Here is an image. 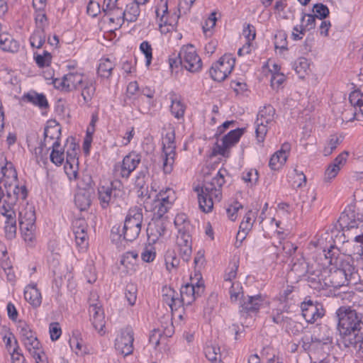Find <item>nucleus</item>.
Segmentation results:
<instances>
[{"label": "nucleus", "mask_w": 363, "mask_h": 363, "mask_svg": "<svg viewBox=\"0 0 363 363\" xmlns=\"http://www.w3.org/2000/svg\"><path fill=\"white\" fill-rule=\"evenodd\" d=\"M65 80H67V91H71L82 88L87 79L81 73L69 72L65 74Z\"/></svg>", "instance_id": "obj_23"}, {"label": "nucleus", "mask_w": 363, "mask_h": 363, "mask_svg": "<svg viewBox=\"0 0 363 363\" xmlns=\"http://www.w3.org/2000/svg\"><path fill=\"white\" fill-rule=\"evenodd\" d=\"M169 95L171 100L170 111L172 114L177 119L183 118L186 109L185 105L174 92H171Z\"/></svg>", "instance_id": "obj_25"}, {"label": "nucleus", "mask_w": 363, "mask_h": 363, "mask_svg": "<svg viewBox=\"0 0 363 363\" xmlns=\"http://www.w3.org/2000/svg\"><path fill=\"white\" fill-rule=\"evenodd\" d=\"M7 199L6 198L5 201ZM5 203L9 206V208H7L8 210L1 212L2 215L6 217L4 226L5 236L7 239L11 240L16 237L17 230L16 213L14 210V206H16L17 201H15V203L12 205H9L6 201H5Z\"/></svg>", "instance_id": "obj_17"}, {"label": "nucleus", "mask_w": 363, "mask_h": 363, "mask_svg": "<svg viewBox=\"0 0 363 363\" xmlns=\"http://www.w3.org/2000/svg\"><path fill=\"white\" fill-rule=\"evenodd\" d=\"M19 225L21 231H28L30 229H36L35 226V213L33 207H26L19 211Z\"/></svg>", "instance_id": "obj_20"}, {"label": "nucleus", "mask_w": 363, "mask_h": 363, "mask_svg": "<svg viewBox=\"0 0 363 363\" xmlns=\"http://www.w3.org/2000/svg\"><path fill=\"white\" fill-rule=\"evenodd\" d=\"M276 41L274 43L275 48L276 49H280L282 50H286L287 48V41H286V36L284 33L279 32L275 35Z\"/></svg>", "instance_id": "obj_61"}, {"label": "nucleus", "mask_w": 363, "mask_h": 363, "mask_svg": "<svg viewBox=\"0 0 363 363\" xmlns=\"http://www.w3.org/2000/svg\"><path fill=\"white\" fill-rule=\"evenodd\" d=\"M244 133V129L237 128L230 131L221 140L220 145H217L218 153L223 157H228L229 149L234 146Z\"/></svg>", "instance_id": "obj_15"}, {"label": "nucleus", "mask_w": 363, "mask_h": 363, "mask_svg": "<svg viewBox=\"0 0 363 363\" xmlns=\"http://www.w3.org/2000/svg\"><path fill=\"white\" fill-rule=\"evenodd\" d=\"M203 291L204 287L203 285L197 284L194 286V284H186L181 288V301L183 304L189 305L194 301L196 297L199 296Z\"/></svg>", "instance_id": "obj_18"}, {"label": "nucleus", "mask_w": 363, "mask_h": 363, "mask_svg": "<svg viewBox=\"0 0 363 363\" xmlns=\"http://www.w3.org/2000/svg\"><path fill=\"white\" fill-rule=\"evenodd\" d=\"M77 247L79 250H85L88 247V237L86 231L74 233Z\"/></svg>", "instance_id": "obj_48"}, {"label": "nucleus", "mask_w": 363, "mask_h": 363, "mask_svg": "<svg viewBox=\"0 0 363 363\" xmlns=\"http://www.w3.org/2000/svg\"><path fill=\"white\" fill-rule=\"evenodd\" d=\"M140 50L144 53L146 58V65L149 66L152 58V47L147 41H143L140 45Z\"/></svg>", "instance_id": "obj_60"}, {"label": "nucleus", "mask_w": 363, "mask_h": 363, "mask_svg": "<svg viewBox=\"0 0 363 363\" xmlns=\"http://www.w3.org/2000/svg\"><path fill=\"white\" fill-rule=\"evenodd\" d=\"M175 135L174 131H170L166 133L162 140L163 152L175 153Z\"/></svg>", "instance_id": "obj_36"}, {"label": "nucleus", "mask_w": 363, "mask_h": 363, "mask_svg": "<svg viewBox=\"0 0 363 363\" xmlns=\"http://www.w3.org/2000/svg\"><path fill=\"white\" fill-rule=\"evenodd\" d=\"M165 264L167 269L171 270L176 268L179 264V259L177 258L176 253L173 250H168L164 256Z\"/></svg>", "instance_id": "obj_44"}, {"label": "nucleus", "mask_w": 363, "mask_h": 363, "mask_svg": "<svg viewBox=\"0 0 363 363\" xmlns=\"http://www.w3.org/2000/svg\"><path fill=\"white\" fill-rule=\"evenodd\" d=\"M143 220V215L142 208L134 207L129 209L125 217L122 233L123 239L127 241L135 240L141 231L142 223Z\"/></svg>", "instance_id": "obj_5"}, {"label": "nucleus", "mask_w": 363, "mask_h": 363, "mask_svg": "<svg viewBox=\"0 0 363 363\" xmlns=\"http://www.w3.org/2000/svg\"><path fill=\"white\" fill-rule=\"evenodd\" d=\"M80 89H82L81 96L83 98L84 104H89L91 101L96 91L94 82L87 79Z\"/></svg>", "instance_id": "obj_35"}, {"label": "nucleus", "mask_w": 363, "mask_h": 363, "mask_svg": "<svg viewBox=\"0 0 363 363\" xmlns=\"http://www.w3.org/2000/svg\"><path fill=\"white\" fill-rule=\"evenodd\" d=\"M337 318H357V314L354 310L350 306H341L336 312Z\"/></svg>", "instance_id": "obj_58"}, {"label": "nucleus", "mask_w": 363, "mask_h": 363, "mask_svg": "<svg viewBox=\"0 0 363 363\" xmlns=\"http://www.w3.org/2000/svg\"><path fill=\"white\" fill-rule=\"evenodd\" d=\"M206 357L211 363H223L221 360L220 349L218 346L211 344L207 345L204 348Z\"/></svg>", "instance_id": "obj_30"}, {"label": "nucleus", "mask_w": 363, "mask_h": 363, "mask_svg": "<svg viewBox=\"0 0 363 363\" xmlns=\"http://www.w3.org/2000/svg\"><path fill=\"white\" fill-rule=\"evenodd\" d=\"M49 333L52 341L57 340L62 335V329L57 322L51 323L49 325Z\"/></svg>", "instance_id": "obj_57"}, {"label": "nucleus", "mask_w": 363, "mask_h": 363, "mask_svg": "<svg viewBox=\"0 0 363 363\" xmlns=\"http://www.w3.org/2000/svg\"><path fill=\"white\" fill-rule=\"evenodd\" d=\"M313 12L315 13L314 15L320 19L325 18L330 13L328 6L323 4H315L313 6Z\"/></svg>", "instance_id": "obj_55"}, {"label": "nucleus", "mask_w": 363, "mask_h": 363, "mask_svg": "<svg viewBox=\"0 0 363 363\" xmlns=\"http://www.w3.org/2000/svg\"><path fill=\"white\" fill-rule=\"evenodd\" d=\"M34 59L39 67H44L50 65L52 56L48 51H44L43 55L35 54Z\"/></svg>", "instance_id": "obj_51"}, {"label": "nucleus", "mask_w": 363, "mask_h": 363, "mask_svg": "<svg viewBox=\"0 0 363 363\" xmlns=\"http://www.w3.org/2000/svg\"><path fill=\"white\" fill-rule=\"evenodd\" d=\"M141 156L135 152H131L124 157L121 163L115 165V171L119 172L123 178H129L130 174L140 163Z\"/></svg>", "instance_id": "obj_12"}, {"label": "nucleus", "mask_w": 363, "mask_h": 363, "mask_svg": "<svg viewBox=\"0 0 363 363\" xmlns=\"http://www.w3.org/2000/svg\"><path fill=\"white\" fill-rule=\"evenodd\" d=\"M24 346L28 352L32 354H36V352H40L43 348L40 341L38 340L35 333L23 339Z\"/></svg>", "instance_id": "obj_31"}, {"label": "nucleus", "mask_w": 363, "mask_h": 363, "mask_svg": "<svg viewBox=\"0 0 363 363\" xmlns=\"http://www.w3.org/2000/svg\"><path fill=\"white\" fill-rule=\"evenodd\" d=\"M137 257L138 254L136 252H127L123 255L121 259V264L126 268H128L129 265L133 266V262H135Z\"/></svg>", "instance_id": "obj_59"}, {"label": "nucleus", "mask_w": 363, "mask_h": 363, "mask_svg": "<svg viewBox=\"0 0 363 363\" xmlns=\"http://www.w3.org/2000/svg\"><path fill=\"white\" fill-rule=\"evenodd\" d=\"M274 115L275 109L271 105L264 106V108L259 111L255 121V133L259 143L264 142L268 131V125L274 121Z\"/></svg>", "instance_id": "obj_7"}, {"label": "nucleus", "mask_w": 363, "mask_h": 363, "mask_svg": "<svg viewBox=\"0 0 363 363\" xmlns=\"http://www.w3.org/2000/svg\"><path fill=\"white\" fill-rule=\"evenodd\" d=\"M342 139L341 136H338L336 134L331 135L327 143L326 146L323 149V155L325 156L330 155L333 152L337 147V146L342 143Z\"/></svg>", "instance_id": "obj_38"}, {"label": "nucleus", "mask_w": 363, "mask_h": 363, "mask_svg": "<svg viewBox=\"0 0 363 363\" xmlns=\"http://www.w3.org/2000/svg\"><path fill=\"white\" fill-rule=\"evenodd\" d=\"M307 281L308 282V285L311 288L320 291L326 289V285L325 284V277L323 278V275L320 273V271H318L317 273L315 272L307 274Z\"/></svg>", "instance_id": "obj_27"}, {"label": "nucleus", "mask_w": 363, "mask_h": 363, "mask_svg": "<svg viewBox=\"0 0 363 363\" xmlns=\"http://www.w3.org/2000/svg\"><path fill=\"white\" fill-rule=\"evenodd\" d=\"M286 161V156L278 155L276 152L270 158L269 165L273 170L279 169Z\"/></svg>", "instance_id": "obj_47"}, {"label": "nucleus", "mask_w": 363, "mask_h": 363, "mask_svg": "<svg viewBox=\"0 0 363 363\" xmlns=\"http://www.w3.org/2000/svg\"><path fill=\"white\" fill-rule=\"evenodd\" d=\"M225 169H220L211 181H205L203 186L197 187L199 208L205 213L211 211L214 202H219L222 198V187L225 184Z\"/></svg>", "instance_id": "obj_2"}, {"label": "nucleus", "mask_w": 363, "mask_h": 363, "mask_svg": "<svg viewBox=\"0 0 363 363\" xmlns=\"http://www.w3.org/2000/svg\"><path fill=\"white\" fill-rule=\"evenodd\" d=\"M76 181L77 187L81 190H86L91 187L92 178L88 174H82Z\"/></svg>", "instance_id": "obj_52"}, {"label": "nucleus", "mask_w": 363, "mask_h": 363, "mask_svg": "<svg viewBox=\"0 0 363 363\" xmlns=\"http://www.w3.org/2000/svg\"><path fill=\"white\" fill-rule=\"evenodd\" d=\"M74 203L80 211H84L90 206L91 200L86 192H78L74 196Z\"/></svg>", "instance_id": "obj_39"}, {"label": "nucleus", "mask_w": 363, "mask_h": 363, "mask_svg": "<svg viewBox=\"0 0 363 363\" xmlns=\"http://www.w3.org/2000/svg\"><path fill=\"white\" fill-rule=\"evenodd\" d=\"M24 297L33 306H38L41 303V294L35 284H29L26 287Z\"/></svg>", "instance_id": "obj_26"}, {"label": "nucleus", "mask_w": 363, "mask_h": 363, "mask_svg": "<svg viewBox=\"0 0 363 363\" xmlns=\"http://www.w3.org/2000/svg\"><path fill=\"white\" fill-rule=\"evenodd\" d=\"M157 17H160L161 13V17L160 19V26L162 28L163 26H169L171 27V29H174V26L177 23V22L174 23H172V22L167 18V17L165 16V14L168 13V5H167V1L161 0L160 4L157 6L156 11H155Z\"/></svg>", "instance_id": "obj_29"}, {"label": "nucleus", "mask_w": 363, "mask_h": 363, "mask_svg": "<svg viewBox=\"0 0 363 363\" xmlns=\"http://www.w3.org/2000/svg\"><path fill=\"white\" fill-rule=\"evenodd\" d=\"M118 0H104L105 7L103 9V12L106 14L114 15L116 11H121L117 4Z\"/></svg>", "instance_id": "obj_56"}, {"label": "nucleus", "mask_w": 363, "mask_h": 363, "mask_svg": "<svg viewBox=\"0 0 363 363\" xmlns=\"http://www.w3.org/2000/svg\"><path fill=\"white\" fill-rule=\"evenodd\" d=\"M153 206L152 211L154 212V218L156 219H161L170 208L162 203L156 202V199L153 201Z\"/></svg>", "instance_id": "obj_49"}, {"label": "nucleus", "mask_w": 363, "mask_h": 363, "mask_svg": "<svg viewBox=\"0 0 363 363\" xmlns=\"http://www.w3.org/2000/svg\"><path fill=\"white\" fill-rule=\"evenodd\" d=\"M155 199H156V202L162 203L171 208L175 200V193L172 189L167 188L164 191H161L157 194Z\"/></svg>", "instance_id": "obj_32"}, {"label": "nucleus", "mask_w": 363, "mask_h": 363, "mask_svg": "<svg viewBox=\"0 0 363 363\" xmlns=\"http://www.w3.org/2000/svg\"><path fill=\"white\" fill-rule=\"evenodd\" d=\"M307 17V21L306 25L301 26L300 33L303 34L304 32L307 30H310L315 28V18H317L315 15L313 14H303L301 18V21L303 22L305 18Z\"/></svg>", "instance_id": "obj_54"}, {"label": "nucleus", "mask_w": 363, "mask_h": 363, "mask_svg": "<svg viewBox=\"0 0 363 363\" xmlns=\"http://www.w3.org/2000/svg\"><path fill=\"white\" fill-rule=\"evenodd\" d=\"M134 333L131 327L127 326L121 330L115 340V348L121 354L127 356L133 351Z\"/></svg>", "instance_id": "obj_11"}, {"label": "nucleus", "mask_w": 363, "mask_h": 363, "mask_svg": "<svg viewBox=\"0 0 363 363\" xmlns=\"http://www.w3.org/2000/svg\"><path fill=\"white\" fill-rule=\"evenodd\" d=\"M116 189L105 186H101L99 189V199L103 208H106L112 199L116 196Z\"/></svg>", "instance_id": "obj_33"}, {"label": "nucleus", "mask_w": 363, "mask_h": 363, "mask_svg": "<svg viewBox=\"0 0 363 363\" xmlns=\"http://www.w3.org/2000/svg\"><path fill=\"white\" fill-rule=\"evenodd\" d=\"M45 31L35 30L30 38V45L33 48H40L45 41Z\"/></svg>", "instance_id": "obj_45"}, {"label": "nucleus", "mask_w": 363, "mask_h": 363, "mask_svg": "<svg viewBox=\"0 0 363 363\" xmlns=\"http://www.w3.org/2000/svg\"><path fill=\"white\" fill-rule=\"evenodd\" d=\"M174 223L178 230L176 243L179 254L183 261L188 262L192 253L191 225L185 214H178Z\"/></svg>", "instance_id": "obj_4"}, {"label": "nucleus", "mask_w": 363, "mask_h": 363, "mask_svg": "<svg viewBox=\"0 0 363 363\" xmlns=\"http://www.w3.org/2000/svg\"><path fill=\"white\" fill-rule=\"evenodd\" d=\"M316 319H304V323L294 321L292 319L291 322L289 323V325L292 326L290 328L291 332L294 334L303 332L305 329L308 328V325H313Z\"/></svg>", "instance_id": "obj_41"}, {"label": "nucleus", "mask_w": 363, "mask_h": 363, "mask_svg": "<svg viewBox=\"0 0 363 363\" xmlns=\"http://www.w3.org/2000/svg\"><path fill=\"white\" fill-rule=\"evenodd\" d=\"M23 99L35 106H38L40 108H46L48 107L47 99L43 94H38L35 91H30L23 96Z\"/></svg>", "instance_id": "obj_28"}, {"label": "nucleus", "mask_w": 363, "mask_h": 363, "mask_svg": "<svg viewBox=\"0 0 363 363\" xmlns=\"http://www.w3.org/2000/svg\"><path fill=\"white\" fill-rule=\"evenodd\" d=\"M0 179L4 182V187L6 189V202L12 205L18 199L25 200L28 191L25 186L19 187L17 172L13 164L6 160L4 154L0 152Z\"/></svg>", "instance_id": "obj_1"}, {"label": "nucleus", "mask_w": 363, "mask_h": 363, "mask_svg": "<svg viewBox=\"0 0 363 363\" xmlns=\"http://www.w3.org/2000/svg\"><path fill=\"white\" fill-rule=\"evenodd\" d=\"M15 344L16 345V347L13 349L11 353V363H26V359L23 354L20 352L18 345H17V341H15Z\"/></svg>", "instance_id": "obj_64"}, {"label": "nucleus", "mask_w": 363, "mask_h": 363, "mask_svg": "<svg viewBox=\"0 0 363 363\" xmlns=\"http://www.w3.org/2000/svg\"><path fill=\"white\" fill-rule=\"evenodd\" d=\"M166 230L167 227L164 220L157 219L153 223H149L147 228V233L149 239H151L152 241L155 242L165 234Z\"/></svg>", "instance_id": "obj_22"}, {"label": "nucleus", "mask_w": 363, "mask_h": 363, "mask_svg": "<svg viewBox=\"0 0 363 363\" xmlns=\"http://www.w3.org/2000/svg\"><path fill=\"white\" fill-rule=\"evenodd\" d=\"M99 295L96 291H91L88 299L89 304V313L90 316L97 318L104 315L102 306L99 301Z\"/></svg>", "instance_id": "obj_24"}, {"label": "nucleus", "mask_w": 363, "mask_h": 363, "mask_svg": "<svg viewBox=\"0 0 363 363\" xmlns=\"http://www.w3.org/2000/svg\"><path fill=\"white\" fill-rule=\"evenodd\" d=\"M60 128L55 125L53 127H47L44 130V140L39 143L38 147L34 149V154L36 157H43L47 155L48 151L52 148V144L55 140L59 141Z\"/></svg>", "instance_id": "obj_10"}, {"label": "nucleus", "mask_w": 363, "mask_h": 363, "mask_svg": "<svg viewBox=\"0 0 363 363\" xmlns=\"http://www.w3.org/2000/svg\"><path fill=\"white\" fill-rule=\"evenodd\" d=\"M164 320V321L161 322V328L154 329L149 337L150 342L154 345L155 349L164 337H170L174 333L173 319Z\"/></svg>", "instance_id": "obj_13"}, {"label": "nucleus", "mask_w": 363, "mask_h": 363, "mask_svg": "<svg viewBox=\"0 0 363 363\" xmlns=\"http://www.w3.org/2000/svg\"><path fill=\"white\" fill-rule=\"evenodd\" d=\"M113 69V65L110 60H102L97 69L98 74L103 78H108L111 75V71Z\"/></svg>", "instance_id": "obj_40"}, {"label": "nucleus", "mask_w": 363, "mask_h": 363, "mask_svg": "<svg viewBox=\"0 0 363 363\" xmlns=\"http://www.w3.org/2000/svg\"><path fill=\"white\" fill-rule=\"evenodd\" d=\"M301 315L303 318H323L325 311L321 303L306 298L301 303Z\"/></svg>", "instance_id": "obj_16"}, {"label": "nucleus", "mask_w": 363, "mask_h": 363, "mask_svg": "<svg viewBox=\"0 0 363 363\" xmlns=\"http://www.w3.org/2000/svg\"><path fill=\"white\" fill-rule=\"evenodd\" d=\"M337 328L346 347L363 352L362 319H338Z\"/></svg>", "instance_id": "obj_3"}, {"label": "nucleus", "mask_w": 363, "mask_h": 363, "mask_svg": "<svg viewBox=\"0 0 363 363\" xmlns=\"http://www.w3.org/2000/svg\"><path fill=\"white\" fill-rule=\"evenodd\" d=\"M177 63L191 72H198L201 69L202 62L200 57L191 44L184 45L175 60H170V66L174 65L177 67Z\"/></svg>", "instance_id": "obj_6"}, {"label": "nucleus", "mask_w": 363, "mask_h": 363, "mask_svg": "<svg viewBox=\"0 0 363 363\" xmlns=\"http://www.w3.org/2000/svg\"><path fill=\"white\" fill-rule=\"evenodd\" d=\"M351 275L352 272L348 274L344 269H336L333 272L330 271L328 276H325L326 289L330 287L339 289L347 285L350 280L349 277H351Z\"/></svg>", "instance_id": "obj_14"}, {"label": "nucleus", "mask_w": 363, "mask_h": 363, "mask_svg": "<svg viewBox=\"0 0 363 363\" xmlns=\"http://www.w3.org/2000/svg\"><path fill=\"white\" fill-rule=\"evenodd\" d=\"M323 251L325 252V259H328V264H336L339 250L333 245H330L327 251L325 250Z\"/></svg>", "instance_id": "obj_53"}, {"label": "nucleus", "mask_w": 363, "mask_h": 363, "mask_svg": "<svg viewBox=\"0 0 363 363\" xmlns=\"http://www.w3.org/2000/svg\"><path fill=\"white\" fill-rule=\"evenodd\" d=\"M264 301L261 294L247 296V300L242 303V311L246 312L249 315H255L262 306Z\"/></svg>", "instance_id": "obj_21"}, {"label": "nucleus", "mask_w": 363, "mask_h": 363, "mask_svg": "<svg viewBox=\"0 0 363 363\" xmlns=\"http://www.w3.org/2000/svg\"><path fill=\"white\" fill-rule=\"evenodd\" d=\"M163 153V171L165 174H169L173 169L175 153Z\"/></svg>", "instance_id": "obj_46"}, {"label": "nucleus", "mask_w": 363, "mask_h": 363, "mask_svg": "<svg viewBox=\"0 0 363 363\" xmlns=\"http://www.w3.org/2000/svg\"><path fill=\"white\" fill-rule=\"evenodd\" d=\"M60 146V144L58 140H55V142L52 144V150L50 153V157L51 162L56 165H61L65 159L64 152L59 150Z\"/></svg>", "instance_id": "obj_37"}, {"label": "nucleus", "mask_w": 363, "mask_h": 363, "mask_svg": "<svg viewBox=\"0 0 363 363\" xmlns=\"http://www.w3.org/2000/svg\"><path fill=\"white\" fill-rule=\"evenodd\" d=\"M138 287L133 283L126 285L125 296L129 305L133 306L137 300Z\"/></svg>", "instance_id": "obj_42"}, {"label": "nucleus", "mask_w": 363, "mask_h": 363, "mask_svg": "<svg viewBox=\"0 0 363 363\" xmlns=\"http://www.w3.org/2000/svg\"><path fill=\"white\" fill-rule=\"evenodd\" d=\"M348 155L349 152L347 151H343L330 164H335L336 167L340 170L346 164Z\"/></svg>", "instance_id": "obj_62"}, {"label": "nucleus", "mask_w": 363, "mask_h": 363, "mask_svg": "<svg viewBox=\"0 0 363 363\" xmlns=\"http://www.w3.org/2000/svg\"><path fill=\"white\" fill-rule=\"evenodd\" d=\"M308 68L309 63L305 57H299L294 64V69L301 78H304V74Z\"/></svg>", "instance_id": "obj_43"}, {"label": "nucleus", "mask_w": 363, "mask_h": 363, "mask_svg": "<svg viewBox=\"0 0 363 363\" xmlns=\"http://www.w3.org/2000/svg\"><path fill=\"white\" fill-rule=\"evenodd\" d=\"M259 175L256 169H250L247 172L243 173L242 179L252 185L256 184L258 181Z\"/></svg>", "instance_id": "obj_63"}, {"label": "nucleus", "mask_w": 363, "mask_h": 363, "mask_svg": "<svg viewBox=\"0 0 363 363\" xmlns=\"http://www.w3.org/2000/svg\"><path fill=\"white\" fill-rule=\"evenodd\" d=\"M35 20L37 30L45 31V28L48 26V21L44 11H35Z\"/></svg>", "instance_id": "obj_50"}, {"label": "nucleus", "mask_w": 363, "mask_h": 363, "mask_svg": "<svg viewBox=\"0 0 363 363\" xmlns=\"http://www.w3.org/2000/svg\"><path fill=\"white\" fill-rule=\"evenodd\" d=\"M309 271V265L303 257L297 259L291 267V272L299 278L306 276Z\"/></svg>", "instance_id": "obj_34"}, {"label": "nucleus", "mask_w": 363, "mask_h": 363, "mask_svg": "<svg viewBox=\"0 0 363 363\" xmlns=\"http://www.w3.org/2000/svg\"><path fill=\"white\" fill-rule=\"evenodd\" d=\"M338 223L343 231V234L352 229H358L363 227V215L357 213L354 206H349L341 213Z\"/></svg>", "instance_id": "obj_9"}, {"label": "nucleus", "mask_w": 363, "mask_h": 363, "mask_svg": "<svg viewBox=\"0 0 363 363\" xmlns=\"http://www.w3.org/2000/svg\"><path fill=\"white\" fill-rule=\"evenodd\" d=\"M235 60L230 54H225L214 63L209 73L214 81L222 82L230 74L234 68Z\"/></svg>", "instance_id": "obj_8"}, {"label": "nucleus", "mask_w": 363, "mask_h": 363, "mask_svg": "<svg viewBox=\"0 0 363 363\" xmlns=\"http://www.w3.org/2000/svg\"><path fill=\"white\" fill-rule=\"evenodd\" d=\"M140 13V5L138 1H133L126 6L124 11H119V16L116 18L117 26L121 28L125 20L129 22H135L138 19Z\"/></svg>", "instance_id": "obj_19"}]
</instances>
